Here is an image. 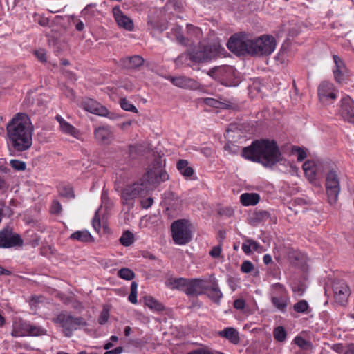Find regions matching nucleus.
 I'll return each mask as SVG.
<instances>
[{"mask_svg":"<svg viewBox=\"0 0 354 354\" xmlns=\"http://www.w3.org/2000/svg\"><path fill=\"white\" fill-rule=\"evenodd\" d=\"M34 127L25 113L16 114L6 125L7 144L10 151L23 152L32 145Z\"/></svg>","mask_w":354,"mask_h":354,"instance_id":"nucleus-1","label":"nucleus"},{"mask_svg":"<svg viewBox=\"0 0 354 354\" xmlns=\"http://www.w3.org/2000/svg\"><path fill=\"white\" fill-rule=\"evenodd\" d=\"M241 155L245 159L258 162L267 167H273L283 159L277 142L265 139L253 141L250 146L242 149Z\"/></svg>","mask_w":354,"mask_h":354,"instance_id":"nucleus-2","label":"nucleus"},{"mask_svg":"<svg viewBox=\"0 0 354 354\" xmlns=\"http://www.w3.org/2000/svg\"><path fill=\"white\" fill-rule=\"evenodd\" d=\"M53 322L62 328L66 337H71L74 331L88 325L82 317H74L66 311H62L53 318Z\"/></svg>","mask_w":354,"mask_h":354,"instance_id":"nucleus-3","label":"nucleus"},{"mask_svg":"<svg viewBox=\"0 0 354 354\" xmlns=\"http://www.w3.org/2000/svg\"><path fill=\"white\" fill-rule=\"evenodd\" d=\"M221 46L218 43L199 46L189 53V59L194 62H206L216 58L221 53Z\"/></svg>","mask_w":354,"mask_h":354,"instance_id":"nucleus-4","label":"nucleus"},{"mask_svg":"<svg viewBox=\"0 0 354 354\" xmlns=\"http://www.w3.org/2000/svg\"><path fill=\"white\" fill-rule=\"evenodd\" d=\"M250 54L252 55H269L275 49V39L270 35H263L251 40Z\"/></svg>","mask_w":354,"mask_h":354,"instance_id":"nucleus-5","label":"nucleus"},{"mask_svg":"<svg viewBox=\"0 0 354 354\" xmlns=\"http://www.w3.org/2000/svg\"><path fill=\"white\" fill-rule=\"evenodd\" d=\"M174 241L178 245H185L192 239L191 224L187 220H178L171 226Z\"/></svg>","mask_w":354,"mask_h":354,"instance_id":"nucleus-6","label":"nucleus"},{"mask_svg":"<svg viewBox=\"0 0 354 354\" xmlns=\"http://www.w3.org/2000/svg\"><path fill=\"white\" fill-rule=\"evenodd\" d=\"M169 179L168 174L163 169L159 167H153L149 169L146 174L140 179L142 185L147 187V192L153 189L162 182L166 181Z\"/></svg>","mask_w":354,"mask_h":354,"instance_id":"nucleus-7","label":"nucleus"},{"mask_svg":"<svg viewBox=\"0 0 354 354\" xmlns=\"http://www.w3.org/2000/svg\"><path fill=\"white\" fill-rule=\"evenodd\" d=\"M140 181L124 187L121 194L122 203L123 205H127L129 209L133 206L134 200L139 196L147 194V187H145Z\"/></svg>","mask_w":354,"mask_h":354,"instance_id":"nucleus-8","label":"nucleus"},{"mask_svg":"<svg viewBox=\"0 0 354 354\" xmlns=\"http://www.w3.org/2000/svg\"><path fill=\"white\" fill-rule=\"evenodd\" d=\"M251 40L247 39L245 34H235L230 37L227 46L228 49L234 54H250Z\"/></svg>","mask_w":354,"mask_h":354,"instance_id":"nucleus-9","label":"nucleus"},{"mask_svg":"<svg viewBox=\"0 0 354 354\" xmlns=\"http://www.w3.org/2000/svg\"><path fill=\"white\" fill-rule=\"evenodd\" d=\"M326 188L328 201L330 204L336 203L340 192L338 174L336 170L331 169L326 176Z\"/></svg>","mask_w":354,"mask_h":354,"instance_id":"nucleus-10","label":"nucleus"},{"mask_svg":"<svg viewBox=\"0 0 354 354\" xmlns=\"http://www.w3.org/2000/svg\"><path fill=\"white\" fill-rule=\"evenodd\" d=\"M82 107L86 111L100 116L108 117L112 120L117 118L116 115L110 113L106 107L102 106L91 98L84 99L82 102Z\"/></svg>","mask_w":354,"mask_h":354,"instance_id":"nucleus-11","label":"nucleus"},{"mask_svg":"<svg viewBox=\"0 0 354 354\" xmlns=\"http://www.w3.org/2000/svg\"><path fill=\"white\" fill-rule=\"evenodd\" d=\"M20 328L17 326L13 328L11 335L13 337L23 336H43L47 334V330L39 326L31 325L28 323H22Z\"/></svg>","mask_w":354,"mask_h":354,"instance_id":"nucleus-12","label":"nucleus"},{"mask_svg":"<svg viewBox=\"0 0 354 354\" xmlns=\"http://www.w3.org/2000/svg\"><path fill=\"white\" fill-rule=\"evenodd\" d=\"M23 240L17 234H13L10 228H4L0 231V248L21 246Z\"/></svg>","mask_w":354,"mask_h":354,"instance_id":"nucleus-13","label":"nucleus"},{"mask_svg":"<svg viewBox=\"0 0 354 354\" xmlns=\"http://www.w3.org/2000/svg\"><path fill=\"white\" fill-rule=\"evenodd\" d=\"M335 301L341 305H345L351 295V290L344 281H335L333 286Z\"/></svg>","mask_w":354,"mask_h":354,"instance_id":"nucleus-14","label":"nucleus"},{"mask_svg":"<svg viewBox=\"0 0 354 354\" xmlns=\"http://www.w3.org/2000/svg\"><path fill=\"white\" fill-rule=\"evenodd\" d=\"M335 68L333 69L334 79L338 84L346 82L348 80L349 72L343 60L337 55H333Z\"/></svg>","mask_w":354,"mask_h":354,"instance_id":"nucleus-15","label":"nucleus"},{"mask_svg":"<svg viewBox=\"0 0 354 354\" xmlns=\"http://www.w3.org/2000/svg\"><path fill=\"white\" fill-rule=\"evenodd\" d=\"M206 288L205 282L201 279H187L184 292L189 296L201 295Z\"/></svg>","mask_w":354,"mask_h":354,"instance_id":"nucleus-16","label":"nucleus"},{"mask_svg":"<svg viewBox=\"0 0 354 354\" xmlns=\"http://www.w3.org/2000/svg\"><path fill=\"white\" fill-rule=\"evenodd\" d=\"M335 86L333 83L324 81L318 87V96L321 102H326L329 99L337 97Z\"/></svg>","mask_w":354,"mask_h":354,"instance_id":"nucleus-17","label":"nucleus"},{"mask_svg":"<svg viewBox=\"0 0 354 354\" xmlns=\"http://www.w3.org/2000/svg\"><path fill=\"white\" fill-rule=\"evenodd\" d=\"M113 14L119 27L127 31H132L133 30L134 24L133 20L125 15L118 7L113 8Z\"/></svg>","mask_w":354,"mask_h":354,"instance_id":"nucleus-18","label":"nucleus"},{"mask_svg":"<svg viewBox=\"0 0 354 354\" xmlns=\"http://www.w3.org/2000/svg\"><path fill=\"white\" fill-rule=\"evenodd\" d=\"M145 59L140 55H133L122 58L120 66L127 69H137L144 64Z\"/></svg>","mask_w":354,"mask_h":354,"instance_id":"nucleus-19","label":"nucleus"},{"mask_svg":"<svg viewBox=\"0 0 354 354\" xmlns=\"http://www.w3.org/2000/svg\"><path fill=\"white\" fill-rule=\"evenodd\" d=\"M95 138L100 142L109 145L112 140L113 133L106 127H100L94 131Z\"/></svg>","mask_w":354,"mask_h":354,"instance_id":"nucleus-20","label":"nucleus"},{"mask_svg":"<svg viewBox=\"0 0 354 354\" xmlns=\"http://www.w3.org/2000/svg\"><path fill=\"white\" fill-rule=\"evenodd\" d=\"M288 259L293 266L304 268L307 263L306 257L300 252L290 250L288 254Z\"/></svg>","mask_w":354,"mask_h":354,"instance_id":"nucleus-21","label":"nucleus"},{"mask_svg":"<svg viewBox=\"0 0 354 354\" xmlns=\"http://www.w3.org/2000/svg\"><path fill=\"white\" fill-rule=\"evenodd\" d=\"M212 286L210 287L206 286L205 290L207 292V296L214 302L218 303L221 298L223 297V294L220 290L217 281L215 277L211 280Z\"/></svg>","mask_w":354,"mask_h":354,"instance_id":"nucleus-22","label":"nucleus"},{"mask_svg":"<svg viewBox=\"0 0 354 354\" xmlns=\"http://www.w3.org/2000/svg\"><path fill=\"white\" fill-rule=\"evenodd\" d=\"M55 118L59 122L61 131L63 133L70 135L74 138H78L80 134L79 131L73 125L67 122L62 116L59 115H57Z\"/></svg>","mask_w":354,"mask_h":354,"instance_id":"nucleus-23","label":"nucleus"},{"mask_svg":"<svg viewBox=\"0 0 354 354\" xmlns=\"http://www.w3.org/2000/svg\"><path fill=\"white\" fill-rule=\"evenodd\" d=\"M340 113L345 120L354 123V107L349 102L343 101L342 102Z\"/></svg>","mask_w":354,"mask_h":354,"instance_id":"nucleus-24","label":"nucleus"},{"mask_svg":"<svg viewBox=\"0 0 354 354\" xmlns=\"http://www.w3.org/2000/svg\"><path fill=\"white\" fill-rule=\"evenodd\" d=\"M273 306L281 312H285L290 303L288 295L271 296Z\"/></svg>","mask_w":354,"mask_h":354,"instance_id":"nucleus-25","label":"nucleus"},{"mask_svg":"<svg viewBox=\"0 0 354 354\" xmlns=\"http://www.w3.org/2000/svg\"><path fill=\"white\" fill-rule=\"evenodd\" d=\"M219 335L229 340L232 344H238L240 342L239 332L234 328H226L219 332Z\"/></svg>","mask_w":354,"mask_h":354,"instance_id":"nucleus-26","label":"nucleus"},{"mask_svg":"<svg viewBox=\"0 0 354 354\" xmlns=\"http://www.w3.org/2000/svg\"><path fill=\"white\" fill-rule=\"evenodd\" d=\"M171 81L175 86L183 88H191L196 85L194 80L184 76L172 77Z\"/></svg>","mask_w":354,"mask_h":354,"instance_id":"nucleus-27","label":"nucleus"},{"mask_svg":"<svg viewBox=\"0 0 354 354\" xmlns=\"http://www.w3.org/2000/svg\"><path fill=\"white\" fill-rule=\"evenodd\" d=\"M259 200L260 196L257 193H244L240 196V201L243 206L255 205Z\"/></svg>","mask_w":354,"mask_h":354,"instance_id":"nucleus-28","label":"nucleus"},{"mask_svg":"<svg viewBox=\"0 0 354 354\" xmlns=\"http://www.w3.org/2000/svg\"><path fill=\"white\" fill-rule=\"evenodd\" d=\"M189 162L187 160H180L177 162L176 168L179 171V172L183 175L185 178L191 177L194 173V169L191 167L188 166Z\"/></svg>","mask_w":354,"mask_h":354,"instance_id":"nucleus-29","label":"nucleus"},{"mask_svg":"<svg viewBox=\"0 0 354 354\" xmlns=\"http://www.w3.org/2000/svg\"><path fill=\"white\" fill-rule=\"evenodd\" d=\"M70 239L82 243H88L93 241V238L87 230L76 231L71 234Z\"/></svg>","mask_w":354,"mask_h":354,"instance_id":"nucleus-30","label":"nucleus"},{"mask_svg":"<svg viewBox=\"0 0 354 354\" xmlns=\"http://www.w3.org/2000/svg\"><path fill=\"white\" fill-rule=\"evenodd\" d=\"M205 103L216 109H232L233 104L227 100L219 101L218 100L207 97L205 99Z\"/></svg>","mask_w":354,"mask_h":354,"instance_id":"nucleus-31","label":"nucleus"},{"mask_svg":"<svg viewBox=\"0 0 354 354\" xmlns=\"http://www.w3.org/2000/svg\"><path fill=\"white\" fill-rule=\"evenodd\" d=\"M303 170L308 179L312 182L315 179V163L311 160H307L303 164Z\"/></svg>","mask_w":354,"mask_h":354,"instance_id":"nucleus-32","label":"nucleus"},{"mask_svg":"<svg viewBox=\"0 0 354 354\" xmlns=\"http://www.w3.org/2000/svg\"><path fill=\"white\" fill-rule=\"evenodd\" d=\"M98 13L99 11L96 8V5L94 3L87 5L81 12L82 16L86 20L92 19L95 17Z\"/></svg>","mask_w":354,"mask_h":354,"instance_id":"nucleus-33","label":"nucleus"},{"mask_svg":"<svg viewBox=\"0 0 354 354\" xmlns=\"http://www.w3.org/2000/svg\"><path fill=\"white\" fill-rule=\"evenodd\" d=\"M270 213L266 210H256L254 212L252 216V223L256 225L259 223H261L267 221L270 218Z\"/></svg>","mask_w":354,"mask_h":354,"instance_id":"nucleus-34","label":"nucleus"},{"mask_svg":"<svg viewBox=\"0 0 354 354\" xmlns=\"http://www.w3.org/2000/svg\"><path fill=\"white\" fill-rule=\"evenodd\" d=\"M167 284L171 289H178L184 291L187 284V279L183 277L170 278L168 279Z\"/></svg>","mask_w":354,"mask_h":354,"instance_id":"nucleus-35","label":"nucleus"},{"mask_svg":"<svg viewBox=\"0 0 354 354\" xmlns=\"http://www.w3.org/2000/svg\"><path fill=\"white\" fill-rule=\"evenodd\" d=\"M145 304L150 309L156 312H161L165 309L164 306L152 297H145Z\"/></svg>","mask_w":354,"mask_h":354,"instance_id":"nucleus-36","label":"nucleus"},{"mask_svg":"<svg viewBox=\"0 0 354 354\" xmlns=\"http://www.w3.org/2000/svg\"><path fill=\"white\" fill-rule=\"evenodd\" d=\"M119 241L122 245L128 247L133 243L134 236L132 232L127 230L122 234Z\"/></svg>","mask_w":354,"mask_h":354,"instance_id":"nucleus-37","label":"nucleus"},{"mask_svg":"<svg viewBox=\"0 0 354 354\" xmlns=\"http://www.w3.org/2000/svg\"><path fill=\"white\" fill-rule=\"evenodd\" d=\"M26 236L28 238V243L32 246L33 248L39 245L41 237L33 231H28L26 233Z\"/></svg>","mask_w":354,"mask_h":354,"instance_id":"nucleus-38","label":"nucleus"},{"mask_svg":"<svg viewBox=\"0 0 354 354\" xmlns=\"http://www.w3.org/2000/svg\"><path fill=\"white\" fill-rule=\"evenodd\" d=\"M271 296L288 295L286 289L281 283H277L271 286Z\"/></svg>","mask_w":354,"mask_h":354,"instance_id":"nucleus-39","label":"nucleus"},{"mask_svg":"<svg viewBox=\"0 0 354 354\" xmlns=\"http://www.w3.org/2000/svg\"><path fill=\"white\" fill-rule=\"evenodd\" d=\"M273 336L278 342H284L286 339L287 333L283 326H278L274 329Z\"/></svg>","mask_w":354,"mask_h":354,"instance_id":"nucleus-40","label":"nucleus"},{"mask_svg":"<svg viewBox=\"0 0 354 354\" xmlns=\"http://www.w3.org/2000/svg\"><path fill=\"white\" fill-rule=\"evenodd\" d=\"M118 275L125 280H131L135 277L133 270L127 268L120 269L118 272Z\"/></svg>","mask_w":354,"mask_h":354,"instance_id":"nucleus-41","label":"nucleus"},{"mask_svg":"<svg viewBox=\"0 0 354 354\" xmlns=\"http://www.w3.org/2000/svg\"><path fill=\"white\" fill-rule=\"evenodd\" d=\"M218 76L221 75L223 78H228L229 75L232 73L234 68L230 66H221L216 67Z\"/></svg>","mask_w":354,"mask_h":354,"instance_id":"nucleus-42","label":"nucleus"},{"mask_svg":"<svg viewBox=\"0 0 354 354\" xmlns=\"http://www.w3.org/2000/svg\"><path fill=\"white\" fill-rule=\"evenodd\" d=\"M308 308V304L306 300H300L293 306L294 310L299 313H307Z\"/></svg>","mask_w":354,"mask_h":354,"instance_id":"nucleus-43","label":"nucleus"},{"mask_svg":"<svg viewBox=\"0 0 354 354\" xmlns=\"http://www.w3.org/2000/svg\"><path fill=\"white\" fill-rule=\"evenodd\" d=\"M120 106L122 109L131 111L133 113H138L137 108L132 104H131L127 99L122 98L120 101Z\"/></svg>","mask_w":354,"mask_h":354,"instance_id":"nucleus-44","label":"nucleus"},{"mask_svg":"<svg viewBox=\"0 0 354 354\" xmlns=\"http://www.w3.org/2000/svg\"><path fill=\"white\" fill-rule=\"evenodd\" d=\"M11 167L16 171H21L26 170V165L24 161L18 160H11L10 162Z\"/></svg>","mask_w":354,"mask_h":354,"instance_id":"nucleus-45","label":"nucleus"},{"mask_svg":"<svg viewBox=\"0 0 354 354\" xmlns=\"http://www.w3.org/2000/svg\"><path fill=\"white\" fill-rule=\"evenodd\" d=\"M294 342L299 347L303 349H308L311 346L310 342L299 336L295 338Z\"/></svg>","mask_w":354,"mask_h":354,"instance_id":"nucleus-46","label":"nucleus"},{"mask_svg":"<svg viewBox=\"0 0 354 354\" xmlns=\"http://www.w3.org/2000/svg\"><path fill=\"white\" fill-rule=\"evenodd\" d=\"M224 149H225V151H227L229 153L235 155L239 153V147L238 145L229 142L225 145Z\"/></svg>","mask_w":354,"mask_h":354,"instance_id":"nucleus-47","label":"nucleus"},{"mask_svg":"<svg viewBox=\"0 0 354 354\" xmlns=\"http://www.w3.org/2000/svg\"><path fill=\"white\" fill-rule=\"evenodd\" d=\"M109 317V308L104 307L98 319V323L101 325L104 324L108 321Z\"/></svg>","mask_w":354,"mask_h":354,"instance_id":"nucleus-48","label":"nucleus"},{"mask_svg":"<svg viewBox=\"0 0 354 354\" xmlns=\"http://www.w3.org/2000/svg\"><path fill=\"white\" fill-rule=\"evenodd\" d=\"M292 153L297 154V159L298 161H303L306 157V152L301 148L298 147H294L292 148Z\"/></svg>","mask_w":354,"mask_h":354,"instance_id":"nucleus-49","label":"nucleus"},{"mask_svg":"<svg viewBox=\"0 0 354 354\" xmlns=\"http://www.w3.org/2000/svg\"><path fill=\"white\" fill-rule=\"evenodd\" d=\"M62 210V207L60 203L56 200L53 201L50 207V213L59 214L61 213Z\"/></svg>","mask_w":354,"mask_h":354,"instance_id":"nucleus-50","label":"nucleus"},{"mask_svg":"<svg viewBox=\"0 0 354 354\" xmlns=\"http://www.w3.org/2000/svg\"><path fill=\"white\" fill-rule=\"evenodd\" d=\"M254 268V265L250 261H243L241 266V270L243 273H250Z\"/></svg>","mask_w":354,"mask_h":354,"instance_id":"nucleus-51","label":"nucleus"},{"mask_svg":"<svg viewBox=\"0 0 354 354\" xmlns=\"http://www.w3.org/2000/svg\"><path fill=\"white\" fill-rule=\"evenodd\" d=\"M37 58L42 63L47 62L46 51L44 49H39L35 52Z\"/></svg>","mask_w":354,"mask_h":354,"instance_id":"nucleus-52","label":"nucleus"},{"mask_svg":"<svg viewBox=\"0 0 354 354\" xmlns=\"http://www.w3.org/2000/svg\"><path fill=\"white\" fill-rule=\"evenodd\" d=\"M187 354H214V353L207 348H200L191 351Z\"/></svg>","mask_w":354,"mask_h":354,"instance_id":"nucleus-53","label":"nucleus"},{"mask_svg":"<svg viewBox=\"0 0 354 354\" xmlns=\"http://www.w3.org/2000/svg\"><path fill=\"white\" fill-rule=\"evenodd\" d=\"M221 252V245H216L212 248L209 252V255L213 258H217L220 256Z\"/></svg>","mask_w":354,"mask_h":354,"instance_id":"nucleus-54","label":"nucleus"},{"mask_svg":"<svg viewBox=\"0 0 354 354\" xmlns=\"http://www.w3.org/2000/svg\"><path fill=\"white\" fill-rule=\"evenodd\" d=\"M92 225H93V227H94V229L95 230V231L99 232L100 230V228H101L100 221V217H99L97 212L95 213V215L92 221Z\"/></svg>","mask_w":354,"mask_h":354,"instance_id":"nucleus-55","label":"nucleus"},{"mask_svg":"<svg viewBox=\"0 0 354 354\" xmlns=\"http://www.w3.org/2000/svg\"><path fill=\"white\" fill-rule=\"evenodd\" d=\"M61 194L67 198H74L75 194L73 190L71 187H65L63 191L61 192Z\"/></svg>","mask_w":354,"mask_h":354,"instance_id":"nucleus-56","label":"nucleus"},{"mask_svg":"<svg viewBox=\"0 0 354 354\" xmlns=\"http://www.w3.org/2000/svg\"><path fill=\"white\" fill-rule=\"evenodd\" d=\"M248 242L250 243V245H252V248L254 251L258 252H261L263 251V247L253 239H248Z\"/></svg>","mask_w":354,"mask_h":354,"instance_id":"nucleus-57","label":"nucleus"},{"mask_svg":"<svg viewBox=\"0 0 354 354\" xmlns=\"http://www.w3.org/2000/svg\"><path fill=\"white\" fill-rule=\"evenodd\" d=\"M245 302L243 299H237L234 301V307L239 310H242L245 308Z\"/></svg>","mask_w":354,"mask_h":354,"instance_id":"nucleus-58","label":"nucleus"},{"mask_svg":"<svg viewBox=\"0 0 354 354\" xmlns=\"http://www.w3.org/2000/svg\"><path fill=\"white\" fill-rule=\"evenodd\" d=\"M153 199L151 197H149L146 199L141 201L142 207L145 209L149 208L153 205Z\"/></svg>","mask_w":354,"mask_h":354,"instance_id":"nucleus-59","label":"nucleus"},{"mask_svg":"<svg viewBox=\"0 0 354 354\" xmlns=\"http://www.w3.org/2000/svg\"><path fill=\"white\" fill-rule=\"evenodd\" d=\"M292 290L296 295L301 297L305 291V288L303 285H299L297 287H293Z\"/></svg>","mask_w":354,"mask_h":354,"instance_id":"nucleus-60","label":"nucleus"},{"mask_svg":"<svg viewBox=\"0 0 354 354\" xmlns=\"http://www.w3.org/2000/svg\"><path fill=\"white\" fill-rule=\"evenodd\" d=\"M251 248L252 245H250V243L248 242V239H246L245 241L242 244V250L247 254H251Z\"/></svg>","mask_w":354,"mask_h":354,"instance_id":"nucleus-61","label":"nucleus"},{"mask_svg":"<svg viewBox=\"0 0 354 354\" xmlns=\"http://www.w3.org/2000/svg\"><path fill=\"white\" fill-rule=\"evenodd\" d=\"M128 299L131 303L136 304L138 301H137V292H131L128 297Z\"/></svg>","mask_w":354,"mask_h":354,"instance_id":"nucleus-62","label":"nucleus"},{"mask_svg":"<svg viewBox=\"0 0 354 354\" xmlns=\"http://www.w3.org/2000/svg\"><path fill=\"white\" fill-rule=\"evenodd\" d=\"M123 351V348L118 346L113 350L106 351L104 354H120Z\"/></svg>","mask_w":354,"mask_h":354,"instance_id":"nucleus-63","label":"nucleus"},{"mask_svg":"<svg viewBox=\"0 0 354 354\" xmlns=\"http://www.w3.org/2000/svg\"><path fill=\"white\" fill-rule=\"evenodd\" d=\"M131 124H132V121L129 120V121L124 122L121 124H118V127H119L122 130H126L131 125Z\"/></svg>","mask_w":354,"mask_h":354,"instance_id":"nucleus-64","label":"nucleus"}]
</instances>
